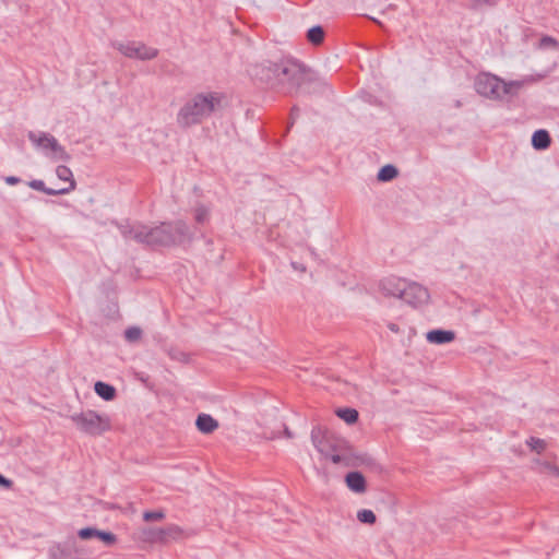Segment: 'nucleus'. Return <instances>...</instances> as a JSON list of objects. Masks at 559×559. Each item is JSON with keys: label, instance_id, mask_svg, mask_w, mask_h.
<instances>
[{"label": "nucleus", "instance_id": "nucleus-1", "mask_svg": "<svg viewBox=\"0 0 559 559\" xmlns=\"http://www.w3.org/2000/svg\"><path fill=\"white\" fill-rule=\"evenodd\" d=\"M121 234L126 239L148 246H171L191 239L189 227L182 221L163 223L154 228L141 224L121 226Z\"/></svg>", "mask_w": 559, "mask_h": 559}, {"label": "nucleus", "instance_id": "nucleus-2", "mask_svg": "<svg viewBox=\"0 0 559 559\" xmlns=\"http://www.w3.org/2000/svg\"><path fill=\"white\" fill-rule=\"evenodd\" d=\"M224 96L217 92L200 93L187 100L177 114V123L187 129L209 118L222 104Z\"/></svg>", "mask_w": 559, "mask_h": 559}, {"label": "nucleus", "instance_id": "nucleus-3", "mask_svg": "<svg viewBox=\"0 0 559 559\" xmlns=\"http://www.w3.org/2000/svg\"><path fill=\"white\" fill-rule=\"evenodd\" d=\"M519 86L518 82H506L492 72H479L475 79L476 92L490 99H501Z\"/></svg>", "mask_w": 559, "mask_h": 559}, {"label": "nucleus", "instance_id": "nucleus-4", "mask_svg": "<svg viewBox=\"0 0 559 559\" xmlns=\"http://www.w3.org/2000/svg\"><path fill=\"white\" fill-rule=\"evenodd\" d=\"M70 419L81 432L90 436H100L111 428L108 415L98 414L92 409L74 413Z\"/></svg>", "mask_w": 559, "mask_h": 559}, {"label": "nucleus", "instance_id": "nucleus-5", "mask_svg": "<svg viewBox=\"0 0 559 559\" xmlns=\"http://www.w3.org/2000/svg\"><path fill=\"white\" fill-rule=\"evenodd\" d=\"M401 299L413 307H419L428 302L429 293L423 285L406 281Z\"/></svg>", "mask_w": 559, "mask_h": 559}, {"label": "nucleus", "instance_id": "nucleus-6", "mask_svg": "<svg viewBox=\"0 0 559 559\" xmlns=\"http://www.w3.org/2000/svg\"><path fill=\"white\" fill-rule=\"evenodd\" d=\"M118 50L129 58H136L140 60L153 59L158 53V50L156 48L148 47L142 43L136 41L119 44Z\"/></svg>", "mask_w": 559, "mask_h": 559}, {"label": "nucleus", "instance_id": "nucleus-7", "mask_svg": "<svg viewBox=\"0 0 559 559\" xmlns=\"http://www.w3.org/2000/svg\"><path fill=\"white\" fill-rule=\"evenodd\" d=\"M406 280L397 276H388L380 281L379 287L384 296L400 298L403 294V288Z\"/></svg>", "mask_w": 559, "mask_h": 559}, {"label": "nucleus", "instance_id": "nucleus-8", "mask_svg": "<svg viewBox=\"0 0 559 559\" xmlns=\"http://www.w3.org/2000/svg\"><path fill=\"white\" fill-rule=\"evenodd\" d=\"M267 73L270 74V72ZM309 72H271L272 78L269 76L267 82L271 87H278L284 83V81L299 83L305 80V76Z\"/></svg>", "mask_w": 559, "mask_h": 559}, {"label": "nucleus", "instance_id": "nucleus-9", "mask_svg": "<svg viewBox=\"0 0 559 559\" xmlns=\"http://www.w3.org/2000/svg\"><path fill=\"white\" fill-rule=\"evenodd\" d=\"M195 426L202 433H212L218 428V421L209 414H200L195 420Z\"/></svg>", "mask_w": 559, "mask_h": 559}, {"label": "nucleus", "instance_id": "nucleus-10", "mask_svg": "<svg viewBox=\"0 0 559 559\" xmlns=\"http://www.w3.org/2000/svg\"><path fill=\"white\" fill-rule=\"evenodd\" d=\"M426 337L429 343L445 344L455 338V333L453 331L445 330H431L427 333Z\"/></svg>", "mask_w": 559, "mask_h": 559}, {"label": "nucleus", "instance_id": "nucleus-11", "mask_svg": "<svg viewBox=\"0 0 559 559\" xmlns=\"http://www.w3.org/2000/svg\"><path fill=\"white\" fill-rule=\"evenodd\" d=\"M346 485L354 492H364L366 490V479L359 472H350L346 475Z\"/></svg>", "mask_w": 559, "mask_h": 559}, {"label": "nucleus", "instance_id": "nucleus-12", "mask_svg": "<svg viewBox=\"0 0 559 559\" xmlns=\"http://www.w3.org/2000/svg\"><path fill=\"white\" fill-rule=\"evenodd\" d=\"M551 139L547 130H536L532 135V145L535 150L542 151L550 146Z\"/></svg>", "mask_w": 559, "mask_h": 559}, {"label": "nucleus", "instance_id": "nucleus-13", "mask_svg": "<svg viewBox=\"0 0 559 559\" xmlns=\"http://www.w3.org/2000/svg\"><path fill=\"white\" fill-rule=\"evenodd\" d=\"M182 535V530L178 525H169L166 528H159L156 532V539L158 540H167V539H177Z\"/></svg>", "mask_w": 559, "mask_h": 559}, {"label": "nucleus", "instance_id": "nucleus-14", "mask_svg": "<svg viewBox=\"0 0 559 559\" xmlns=\"http://www.w3.org/2000/svg\"><path fill=\"white\" fill-rule=\"evenodd\" d=\"M94 390L97 395H99L105 401H111L116 396V389L105 382L97 381L94 385Z\"/></svg>", "mask_w": 559, "mask_h": 559}, {"label": "nucleus", "instance_id": "nucleus-15", "mask_svg": "<svg viewBox=\"0 0 559 559\" xmlns=\"http://www.w3.org/2000/svg\"><path fill=\"white\" fill-rule=\"evenodd\" d=\"M311 440L314 448L323 455L328 456L329 444L324 437L321 435L320 429H312Z\"/></svg>", "mask_w": 559, "mask_h": 559}, {"label": "nucleus", "instance_id": "nucleus-16", "mask_svg": "<svg viewBox=\"0 0 559 559\" xmlns=\"http://www.w3.org/2000/svg\"><path fill=\"white\" fill-rule=\"evenodd\" d=\"M56 175L60 180L69 183V186L64 188L69 189V192L75 189V180L73 179V174L69 167L64 165L58 166Z\"/></svg>", "mask_w": 559, "mask_h": 559}, {"label": "nucleus", "instance_id": "nucleus-17", "mask_svg": "<svg viewBox=\"0 0 559 559\" xmlns=\"http://www.w3.org/2000/svg\"><path fill=\"white\" fill-rule=\"evenodd\" d=\"M29 187L46 193L47 195H59L69 193V189H51L47 188L41 180H33L29 182Z\"/></svg>", "mask_w": 559, "mask_h": 559}, {"label": "nucleus", "instance_id": "nucleus-18", "mask_svg": "<svg viewBox=\"0 0 559 559\" xmlns=\"http://www.w3.org/2000/svg\"><path fill=\"white\" fill-rule=\"evenodd\" d=\"M324 35L325 33L323 27L320 25H316L308 29L307 39L312 45L318 46L322 44V41L324 40Z\"/></svg>", "mask_w": 559, "mask_h": 559}, {"label": "nucleus", "instance_id": "nucleus-19", "mask_svg": "<svg viewBox=\"0 0 559 559\" xmlns=\"http://www.w3.org/2000/svg\"><path fill=\"white\" fill-rule=\"evenodd\" d=\"M397 176V169L393 165H385L383 166L378 175L377 178L379 181H390L394 179Z\"/></svg>", "mask_w": 559, "mask_h": 559}, {"label": "nucleus", "instance_id": "nucleus-20", "mask_svg": "<svg viewBox=\"0 0 559 559\" xmlns=\"http://www.w3.org/2000/svg\"><path fill=\"white\" fill-rule=\"evenodd\" d=\"M336 415L347 424H354L358 419V412L354 408H340Z\"/></svg>", "mask_w": 559, "mask_h": 559}, {"label": "nucleus", "instance_id": "nucleus-21", "mask_svg": "<svg viewBox=\"0 0 559 559\" xmlns=\"http://www.w3.org/2000/svg\"><path fill=\"white\" fill-rule=\"evenodd\" d=\"M537 47L539 49H544V50H548V49L558 50L559 41L551 36L544 35L540 37Z\"/></svg>", "mask_w": 559, "mask_h": 559}, {"label": "nucleus", "instance_id": "nucleus-22", "mask_svg": "<svg viewBox=\"0 0 559 559\" xmlns=\"http://www.w3.org/2000/svg\"><path fill=\"white\" fill-rule=\"evenodd\" d=\"M37 144L43 146L44 148L53 150L58 146V141L56 138L49 134H43L38 138Z\"/></svg>", "mask_w": 559, "mask_h": 559}, {"label": "nucleus", "instance_id": "nucleus-23", "mask_svg": "<svg viewBox=\"0 0 559 559\" xmlns=\"http://www.w3.org/2000/svg\"><path fill=\"white\" fill-rule=\"evenodd\" d=\"M357 519L359 522L366 523V524H374L376 520H377L373 511H371L369 509L359 510L357 512Z\"/></svg>", "mask_w": 559, "mask_h": 559}, {"label": "nucleus", "instance_id": "nucleus-24", "mask_svg": "<svg viewBox=\"0 0 559 559\" xmlns=\"http://www.w3.org/2000/svg\"><path fill=\"white\" fill-rule=\"evenodd\" d=\"M526 444L530 447L532 451H535L537 453H542L543 451H545L547 445L545 440L535 437H531L526 441Z\"/></svg>", "mask_w": 559, "mask_h": 559}, {"label": "nucleus", "instance_id": "nucleus-25", "mask_svg": "<svg viewBox=\"0 0 559 559\" xmlns=\"http://www.w3.org/2000/svg\"><path fill=\"white\" fill-rule=\"evenodd\" d=\"M277 70L287 71V70H307V69L305 67H302L298 61L287 59L285 61L284 60L282 61V63Z\"/></svg>", "mask_w": 559, "mask_h": 559}, {"label": "nucleus", "instance_id": "nucleus-26", "mask_svg": "<svg viewBox=\"0 0 559 559\" xmlns=\"http://www.w3.org/2000/svg\"><path fill=\"white\" fill-rule=\"evenodd\" d=\"M142 331L140 328L131 326L124 331V337L129 342H136L141 338Z\"/></svg>", "mask_w": 559, "mask_h": 559}, {"label": "nucleus", "instance_id": "nucleus-27", "mask_svg": "<svg viewBox=\"0 0 559 559\" xmlns=\"http://www.w3.org/2000/svg\"><path fill=\"white\" fill-rule=\"evenodd\" d=\"M194 219L200 224L205 223L209 219V210L203 205L195 207Z\"/></svg>", "mask_w": 559, "mask_h": 559}, {"label": "nucleus", "instance_id": "nucleus-28", "mask_svg": "<svg viewBox=\"0 0 559 559\" xmlns=\"http://www.w3.org/2000/svg\"><path fill=\"white\" fill-rule=\"evenodd\" d=\"M98 532H99V530L94 528V527H84V528H81L78 532V536L81 539H90V538H93V537H97L98 536Z\"/></svg>", "mask_w": 559, "mask_h": 559}, {"label": "nucleus", "instance_id": "nucleus-29", "mask_svg": "<svg viewBox=\"0 0 559 559\" xmlns=\"http://www.w3.org/2000/svg\"><path fill=\"white\" fill-rule=\"evenodd\" d=\"M97 538L104 542L107 546H111L117 542V536L110 532L99 531Z\"/></svg>", "mask_w": 559, "mask_h": 559}, {"label": "nucleus", "instance_id": "nucleus-30", "mask_svg": "<svg viewBox=\"0 0 559 559\" xmlns=\"http://www.w3.org/2000/svg\"><path fill=\"white\" fill-rule=\"evenodd\" d=\"M165 518V514L164 512L162 511H145L143 513V519L145 521H159V520H163Z\"/></svg>", "mask_w": 559, "mask_h": 559}, {"label": "nucleus", "instance_id": "nucleus-31", "mask_svg": "<svg viewBox=\"0 0 559 559\" xmlns=\"http://www.w3.org/2000/svg\"><path fill=\"white\" fill-rule=\"evenodd\" d=\"M52 153H53L55 159H60V160H69L70 159V155L66 152V150L60 144H58V146L52 150Z\"/></svg>", "mask_w": 559, "mask_h": 559}, {"label": "nucleus", "instance_id": "nucleus-32", "mask_svg": "<svg viewBox=\"0 0 559 559\" xmlns=\"http://www.w3.org/2000/svg\"><path fill=\"white\" fill-rule=\"evenodd\" d=\"M50 559H74V557L70 552L58 549L51 554Z\"/></svg>", "mask_w": 559, "mask_h": 559}, {"label": "nucleus", "instance_id": "nucleus-33", "mask_svg": "<svg viewBox=\"0 0 559 559\" xmlns=\"http://www.w3.org/2000/svg\"><path fill=\"white\" fill-rule=\"evenodd\" d=\"M325 459H330L334 464H340L343 461V457L337 453L330 454L328 452V456H324Z\"/></svg>", "mask_w": 559, "mask_h": 559}, {"label": "nucleus", "instance_id": "nucleus-34", "mask_svg": "<svg viewBox=\"0 0 559 559\" xmlns=\"http://www.w3.org/2000/svg\"><path fill=\"white\" fill-rule=\"evenodd\" d=\"M4 180L8 185H11V186L16 185L21 181L20 178L14 177V176H8V177H5Z\"/></svg>", "mask_w": 559, "mask_h": 559}, {"label": "nucleus", "instance_id": "nucleus-35", "mask_svg": "<svg viewBox=\"0 0 559 559\" xmlns=\"http://www.w3.org/2000/svg\"><path fill=\"white\" fill-rule=\"evenodd\" d=\"M0 485L5 488H9L11 487L12 481L0 474Z\"/></svg>", "mask_w": 559, "mask_h": 559}, {"label": "nucleus", "instance_id": "nucleus-36", "mask_svg": "<svg viewBox=\"0 0 559 559\" xmlns=\"http://www.w3.org/2000/svg\"><path fill=\"white\" fill-rule=\"evenodd\" d=\"M292 266L294 270L296 271H299V272H306V266L301 263H298V262H292Z\"/></svg>", "mask_w": 559, "mask_h": 559}, {"label": "nucleus", "instance_id": "nucleus-37", "mask_svg": "<svg viewBox=\"0 0 559 559\" xmlns=\"http://www.w3.org/2000/svg\"><path fill=\"white\" fill-rule=\"evenodd\" d=\"M388 328H389L392 332H394V333H399V332H400V328H399V325H397V324H395V323H389V324H388Z\"/></svg>", "mask_w": 559, "mask_h": 559}, {"label": "nucleus", "instance_id": "nucleus-38", "mask_svg": "<svg viewBox=\"0 0 559 559\" xmlns=\"http://www.w3.org/2000/svg\"><path fill=\"white\" fill-rule=\"evenodd\" d=\"M295 88V82H289L288 86L286 87V92H292ZM282 90H285V86H282Z\"/></svg>", "mask_w": 559, "mask_h": 559}, {"label": "nucleus", "instance_id": "nucleus-39", "mask_svg": "<svg viewBox=\"0 0 559 559\" xmlns=\"http://www.w3.org/2000/svg\"><path fill=\"white\" fill-rule=\"evenodd\" d=\"M298 111H299V109H298V108H296V107H294V108L292 109V118H293V119H295V118L298 116Z\"/></svg>", "mask_w": 559, "mask_h": 559}, {"label": "nucleus", "instance_id": "nucleus-40", "mask_svg": "<svg viewBox=\"0 0 559 559\" xmlns=\"http://www.w3.org/2000/svg\"><path fill=\"white\" fill-rule=\"evenodd\" d=\"M285 433H286V436H287L288 438H290V437H292V433H290V431H289L288 429H285Z\"/></svg>", "mask_w": 559, "mask_h": 559}, {"label": "nucleus", "instance_id": "nucleus-41", "mask_svg": "<svg viewBox=\"0 0 559 559\" xmlns=\"http://www.w3.org/2000/svg\"><path fill=\"white\" fill-rule=\"evenodd\" d=\"M185 357H186V355L182 353L180 355H178V359H183Z\"/></svg>", "mask_w": 559, "mask_h": 559}, {"label": "nucleus", "instance_id": "nucleus-42", "mask_svg": "<svg viewBox=\"0 0 559 559\" xmlns=\"http://www.w3.org/2000/svg\"><path fill=\"white\" fill-rule=\"evenodd\" d=\"M185 357H186V355L182 353L180 355H178V359H183Z\"/></svg>", "mask_w": 559, "mask_h": 559}, {"label": "nucleus", "instance_id": "nucleus-43", "mask_svg": "<svg viewBox=\"0 0 559 559\" xmlns=\"http://www.w3.org/2000/svg\"><path fill=\"white\" fill-rule=\"evenodd\" d=\"M75 559V558H74Z\"/></svg>", "mask_w": 559, "mask_h": 559}]
</instances>
